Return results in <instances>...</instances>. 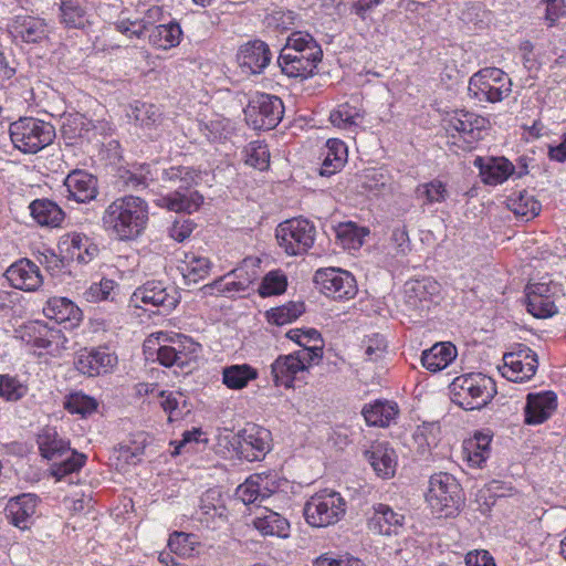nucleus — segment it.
<instances>
[{
  "instance_id": "nucleus-21",
  "label": "nucleus",
  "mask_w": 566,
  "mask_h": 566,
  "mask_svg": "<svg viewBox=\"0 0 566 566\" xmlns=\"http://www.w3.org/2000/svg\"><path fill=\"white\" fill-rule=\"evenodd\" d=\"M557 408V396L553 391L530 392L524 407V421L535 426L551 418Z\"/></svg>"
},
{
  "instance_id": "nucleus-38",
  "label": "nucleus",
  "mask_w": 566,
  "mask_h": 566,
  "mask_svg": "<svg viewBox=\"0 0 566 566\" xmlns=\"http://www.w3.org/2000/svg\"><path fill=\"white\" fill-rule=\"evenodd\" d=\"M365 420L370 426L387 427L398 415V406L392 401L377 400L363 409Z\"/></svg>"
},
{
  "instance_id": "nucleus-2",
  "label": "nucleus",
  "mask_w": 566,
  "mask_h": 566,
  "mask_svg": "<svg viewBox=\"0 0 566 566\" xmlns=\"http://www.w3.org/2000/svg\"><path fill=\"white\" fill-rule=\"evenodd\" d=\"M323 57V51L316 40L306 32H293L277 57L279 66L289 77L307 78L312 76Z\"/></svg>"
},
{
  "instance_id": "nucleus-54",
  "label": "nucleus",
  "mask_w": 566,
  "mask_h": 566,
  "mask_svg": "<svg viewBox=\"0 0 566 566\" xmlns=\"http://www.w3.org/2000/svg\"><path fill=\"white\" fill-rule=\"evenodd\" d=\"M27 394V388L22 386L15 378L8 375H0V397L17 401Z\"/></svg>"
},
{
  "instance_id": "nucleus-30",
  "label": "nucleus",
  "mask_w": 566,
  "mask_h": 566,
  "mask_svg": "<svg viewBox=\"0 0 566 566\" xmlns=\"http://www.w3.org/2000/svg\"><path fill=\"white\" fill-rule=\"evenodd\" d=\"M45 316L56 323L70 322L72 325L82 319V311L66 297H52L43 308Z\"/></svg>"
},
{
  "instance_id": "nucleus-16",
  "label": "nucleus",
  "mask_w": 566,
  "mask_h": 566,
  "mask_svg": "<svg viewBox=\"0 0 566 566\" xmlns=\"http://www.w3.org/2000/svg\"><path fill=\"white\" fill-rule=\"evenodd\" d=\"M489 126V119L468 111H457L448 119V130H454L471 148L472 144L482 138V132Z\"/></svg>"
},
{
  "instance_id": "nucleus-43",
  "label": "nucleus",
  "mask_w": 566,
  "mask_h": 566,
  "mask_svg": "<svg viewBox=\"0 0 566 566\" xmlns=\"http://www.w3.org/2000/svg\"><path fill=\"white\" fill-rule=\"evenodd\" d=\"M179 270L187 285L196 284L209 274L210 261L207 258L192 255L184 262Z\"/></svg>"
},
{
  "instance_id": "nucleus-49",
  "label": "nucleus",
  "mask_w": 566,
  "mask_h": 566,
  "mask_svg": "<svg viewBox=\"0 0 566 566\" xmlns=\"http://www.w3.org/2000/svg\"><path fill=\"white\" fill-rule=\"evenodd\" d=\"M97 401L82 392H74L66 397L64 408L71 413H77L86 417L97 409Z\"/></svg>"
},
{
  "instance_id": "nucleus-8",
  "label": "nucleus",
  "mask_w": 566,
  "mask_h": 566,
  "mask_svg": "<svg viewBox=\"0 0 566 566\" xmlns=\"http://www.w3.org/2000/svg\"><path fill=\"white\" fill-rule=\"evenodd\" d=\"M468 91L479 102L497 103L511 94L512 81L501 69L485 67L470 77Z\"/></svg>"
},
{
  "instance_id": "nucleus-37",
  "label": "nucleus",
  "mask_w": 566,
  "mask_h": 566,
  "mask_svg": "<svg viewBox=\"0 0 566 566\" xmlns=\"http://www.w3.org/2000/svg\"><path fill=\"white\" fill-rule=\"evenodd\" d=\"M258 376V370L249 364L230 365L222 369V382L232 390L245 388Z\"/></svg>"
},
{
  "instance_id": "nucleus-36",
  "label": "nucleus",
  "mask_w": 566,
  "mask_h": 566,
  "mask_svg": "<svg viewBox=\"0 0 566 566\" xmlns=\"http://www.w3.org/2000/svg\"><path fill=\"white\" fill-rule=\"evenodd\" d=\"M148 31L149 43L155 48L163 50H169L177 46L180 43L182 35L181 28L176 22L155 25Z\"/></svg>"
},
{
  "instance_id": "nucleus-29",
  "label": "nucleus",
  "mask_w": 566,
  "mask_h": 566,
  "mask_svg": "<svg viewBox=\"0 0 566 566\" xmlns=\"http://www.w3.org/2000/svg\"><path fill=\"white\" fill-rule=\"evenodd\" d=\"M298 373H303V365L294 354L281 355L271 365V374L276 386L292 387Z\"/></svg>"
},
{
  "instance_id": "nucleus-18",
  "label": "nucleus",
  "mask_w": 566,
  "mask_h": 566,
  "mask_svg": "<svg viewBox=\"0 0 566 566\" xmlns=\"http://www.w3.org/2000/svg\"><path fill=\"white\" fill-rule=\"evenodd\" d=\"M272 52L269 45L254 40L242 45L237 54V61L247 74H260L270 64Z\"/></svg>"
},
{
  "instance_id": "nucleus-20",
  "label": "nucleus",
  "mask_w": 566,
  "mask_h": 566,
  "mask_svg": "<svg viewBox=\"0 0 566 566\" xmlns=\"http://www.w3.org/2000/svg\"><path fill=\"white\" fill-rule=\"evenodd\" d=\"M406 517L394 511L389 505L379 503L374 506L373 515L368 518V528L374 534L398 535L405 528Z\"/></svg>"
},
{
  "instance_id": "nucleus-51",
  "label": "nucleus",
  "mask_w": 566,
  "mask_h": 566,
  "mask_svg": "<svg viewBox=\"0 0 566 566\" xmlns=\"http://www.w3.org/2000/svg\"><path fill=\"white\" fill-rule=\"evenodd\" d=\"M114 28L128 39H142L148 31V23L143 19L130 20L120 17L114 22Z\"/></svg>"
},
{
  "instance_id": "nucleus-3",
  "label": "nucleus",
  "mask_w": 566,
  "mask_h": 566,
  "mask_svg": "<svg viewBox=\"0 0 566 566\" xmlns=\"http://www.w3.org/2000/svg\"><path fill=\"white\" fill-rule=\"evenodd\" d=\"M41 455L52 461L51 472L57 480L78 471L86 457L71 449L70 441L62 438L55 428L45 427L38 434Z\"/></svg>"
},
{
  "instance_id": "nucleus-7",
  "label": "nucleus",
  "mask_w": 566,
  "mask_h": 566,
  "mask_svg": "<svg viewBox=\"0 0 566 566\" xmlns=\"http://www.w3.org/2000/svg\"><path fill=\"white\" fill-rule=\"evenodd\" d=\"M427 501L440 517H450L459 512L463 504L462 489L449 473L433 474L429 482Z\"/></svg>"
},
{
  "instance_id": "nucleus-53",
  "label": "nucleus",
  "mask_w": 566,
  "mask_h": 566,
  "mask_svg": "<svg viewBox=\"0 0 566 566\" xmlns=\"http://www.w3.org/2000/svg\"><path fill=\"white\" fill-rule=\"evenodd\" d=\"M160 406L165 412L168 413V420L170 422L182 418V409L180 408L179 398H182L180 392L172 391H160Z\"/></svg>"
},
{
  "instance_id": "nucleus-10",
  "label": "nucleus",
  "mask_w": 566,
  "mask_h": 566,
  "mask_svg": "<svg viewBox=\"0 0 566 566\" xmlns=\"http://www.w3.org/2000/svg\"><path fill=\"white\" fill-rule=\"evenodd\" d=\"M275 235L280 247L287 254L300 255L313 247L316 229L310 220L294 218L280 223Z\"/></svg>"
},
{
  "instance_id": "nucleus-63",
  "label": "nucleus",
  "mask_w": 566,
  "mask_h": 566,
  "mask_svg": "<svg viewBox=\"0 0 566 566\" xmlns=\"http://www.w3.org/2000/svg\"><path fill=\"white\" fill-rule=\"evenodd\" d=\"M193 227H195L193 222L189 219H186L182 221L177 220L171 226V228L169 230V234L174 240H176L178 242H182L187 238H189V235L191 234V232L193 230Z\"/></svg>"
},
{
  "instance_id": "nucleus-60",
  "label": "nucleus",
  "mask_w": 566,
  "mask_h": 566,
  "mask_svg": "<svg viewBox=\"0 0 566 566\" xmlns=\"http://www.w3.org/2000/svg\"><path fill=\"white\" fill-rule=\"evenodd\" d=\"M387 349V343L384 336L375 334L367 340L365 354L369 360H378L384 356Z\"/></svg>"
},
{
  "instance_id": "nucleus-22",
  "label": "nucleus",
  "mask_w": 566,
  "mask_h": 566,
  "mask_svg": "<svg viewBox=\"0 0 566 566\" xmlns=\"http://www.w3.org/2000/svg\"><path fill=\"white\" fill-rule=\"evenodd\" d=\"M129 116L148 138L156 140L160 137L164 114L157 105L136 102Z\"/></svg>"
},
{
  "instance_id": "nucleus-28",
  "label": "nucleus",
  "mask_w": 566,
  "mask_h": 566,
  "mask_svg": "<svg viewBox=\"0 0 566 566\" xmlns=\"http://www.w3.org/2000/svg\"><path fill=\"white\" fill-rule=\"evenodd\" d=\"M253 526L263 536H276L286 538L290 535V522L287 518L264 507L253 520Z\"/></svg>"
},
{
  "instance_id": "nucleus-41",
  "label": "nucleus",
  "mask_w": 566,
  "mask_h": 566,
  "mask_svg": "<svg viewBox=\"0 0 566 566\" xmlns=\"http://www.w3.org/2000/svg\"><path fill=\"white\" fill-rule=\"evenodd\" d=\"M265 480L266 478H262L260 474L250 476L237 489V495L245 504L254 503L259 500L262 502L272 492L270 489L263 485Z\"/></svg>"
},
{
  "instance_id": "nucleus-1",
  "label": "nucleus",
  "mask_w": 566,
  "mask_h": 566,
  "mask_svg": "<svg viewBox=\"0 0 566 566\" xmlns=\"http://www.w3.org/2000/svg\"><path fill=\"white\" fill-rule=\"evenodd\" d=\"M147 222V202L132 195L115 199L102 216L104 229L120 241L138 238L146 229Z\"/></svg>"
},
{
  "instance_id": "nucleus-39",
  "label": "nucleus",
  "mask_w": 566,
  "mask_h": 566,
  "mask_svg": "<svg viewBox=\"0 0 566 566\" xmlns=\"http://www.w3.org/2000/svg\"><path fill=\"white\" fill-rule=\"evenodd\" d=\"M438 290L437 282L430 279L409 281L405 284L406 302L411 308H418L423 301Z\"/></svg>"
},
{
  "instance_id": "nucleus-27",
  "label": "nucleus",
  "mask_w": 566,
  "mask_h": 566,
  "mask_svg": "<svg viewBox=\"0 0 566 566\" xmlns=\"http://www.w3.org/2000/svg\"><path fill=\"white\" fill-rule=\"evenodd\" d=\"M474 164L480 168L482 180L488 185L504 182L515 170L514 165L504 157H492L486 160L478 157Z\"/></svg>"
},
{
  "instance_id": "nucleus-11",
  "label": "nucleus",
  "mask_w": 566,
  "mask_h": 566,
  "mask_svg": "<svg viewBox=\"0 0 566 566\" xmlns=\"http://www.w3.org/2000/svg\"><path fill=\"white\" fill-rule=\"evenodd\" d=\"M247 123L256 130L273 129L282 119L284 106L277 96L258 94L244 109Z\"/></svg>"
},
{
  "instance_id": "nucleus-61",
  "label": "nucleus",
  "mask_w": 566,
  "mask_h": 566,
  "mask_svg": "<svg viewBox=\"0 0 566 566\" xmlns=\"http://www.w3.org/2000/svg\"><path fill=\"white\" fill-rule=\"evenodd\" d=\"M422 549L417 545L413 538L406 539L403 546L396 549V556L406 564H412L417 560Z\"/></svg>"
},
{
  "instance_id": "nucleus-15",
  "label": "nucleus",
  "mask_w": 566,
  "mask_h": 566,
  "mask_svg": "<svg viewBox=\"0 0 566 566\" xmlns=\"http://www.w3.org/2000/svg\"><path fill=\"white\" fill-rule=\"evenodd\" d=\"M130 302L136 307L149 305L169 312L177 305L178 298L175 290H169L161 281H148L134 291Z\"/></svg>"
},
{
  "instance_id": "nucleus-34",
  "label": "nucleus",
  "mask_w": 566,
  "mask_h": 566,
  "mask_svg": "<svg viewBox=\"0 0 566 566\" xmlns=\"http://www.w3.org/2000/svg\"><path fill=\"white\" fill-rule=\"evenodd\" d=\"M258 263L259 260L256 259H244L238 268L233 269L226 275L227 279L233 277L232 281L227 283V290L241 292L247 291L249 286L258 279Z\"/></svg>"
},
{
  "instance_id": "nucleus-9",
  "label": "nucleus",
  "mask_w": 566,
  "mask_h": 566,
  "mask_svg": "<svg viewBox=\"0 0 566 566\" xmlns=\"http://www.w3.org/2000/svg\"><path fill=\"white\" fill-rule=\"evenodd\" d=\"M346 512V502L338 492L324 490L315 493L304 505L306 522L314 527L337 523Z\"/></svg>"
},
{
  "instance_id": "nucleus-4",
  "label": "nucleus",
  "mask_w": 566,
  "mask_h": 566,
  "mask_svg": "<svg viewBox=\"0 0 566 566\" xmlns=\"http://www.w3.org/2000/svg\"><path fill=\"white\" fill-rule=\"evenodd\" d=\"M163 180L176 190L160 199V205L175 212L191 213L199 209L203 197L190 188L196 182V175L188 167H170L163 172Z\"/></svg>"
},
{
  "instance_id": "nucleus-57",
  "label": "nucleus",
  "mask_w": 566,
  "mask_h": 566,
  "mask_svg": "<svg viewBox=\"0 0 566 566\" xmlns=\"http://www.w3.org/2000/svg\"><path fill=\"white\" fill-rule=\"evenodd\" d=\"M38 334L34 336L33 344L39 348L48 349L53 344H56L61 338V331L54 327H48L45 324L38 323Z\"/></svg>"
},
{
  "instance_id": "nucleus-19",
  "label": "nucleus",
  "mask_w": 566,
  "mask_h": 566,
  "mask_svg": "<svg viewBox=\"0 0 566 566\" xmlns=\"http://www.w3.org/2000/svg\"><path fill=\"white\" fill-rule=\"evenodd\" d=\"M117 364L115 354L106 348L81 350L75 360V368L83 375L95 377L108 373Z\"/></svg>"
},
{
  "instance_id": "nucleus-12",
  "label": "nucleus",
  "mask_w": 566,
  "mask_h": 566,
  "mask_svg": "<svg viewBox=\"0 0 566 566\" xmlns=\"http://www.w3.org/2000/svg\"><path fill=\"white\" fill-rule=\"evenodd\" d=\"M313 281L321 293L334 300H349L357 293L355 277L339 268L318 269Z\"/></svg>"
},
{
  "instance_id": "nucleus-44",
  "label": "nucleus",
  "mask_w": 566,
  "mask_h": 566,
  "mask_svg": "<svg viewBox=\"0 0 566 566\" xmlns=\"http://www.w3.org/2000/svg\"><path fill=\"white\" fill-rule=\"evenodd\" d=\"M527 311L537 318L553 316L557 312L554 298L545 297L543 294L526 291Z\"/></svg>"
},
{
  "instance_id": "nucleus-50",
  "label": "nucleus",
  "mask_w": 566,
  "mask_h": 566,
  "mask_svg": "<svg viewBox=\"0 0 566 566\" xmlns=\"http://www.w3.org/2000/svg\"><path fill=\"white\" fill-rule=\"evenodd\" d=\"M361 118L359 111L348 103L339 105L329 115L331 123L338 128H350L357 126V120Z\"/></svg>"
},
{
  "instance_id": "nucleus-33",
  "label": "nucleus",
  "mask_w": 566,
  "mask_h": 566,
  "mask_svg": "<svg viewBox=\"0 0 566 566\" xmlns=\"http://www.w3.org/2000/svg\"><path fill=\"white\" fill-rule=\"evenodd\" d=\"M347 160V147L339 139H328L319 175L329 177L339 171Z\"/></svg>"
},
{
  "instance_id": "nucleus-52",
  "label": "nucleus",
  "mask_w": 566,
  "mask_h": 566,
  "mask_svg": "<svg viewBox=\"0 0 566 566\" xmlns=\"http://www.w3.org/2000/svg\"><path fill=\"white\" fill-rule=\"evenodd\" d=\"M195 537L190 534L176 532L168 539L169 549L178 556H190L195 551Z\"/></svg>"
},
{
  "instance_id": "nucleus-40",
  "label": "nucleus",
  "mask_w": 566,
  "mask_h": 566,
  "mask_svg": "<svg viewBox=\"0 0 566 566\" xmlns=\"http://www.w3.org/2000/svg\"><path fill=\"white\" fill-rule=\"evenodd\" d=\"M507 207L514 214L527 220L536 217L541 211V203L525 190L511 195Z\"/></svg>"
},
{
  "instance_id": "nucleus-23",
  "label": "nucleus",
  "mask_w": 566,
  "mask_h": 566,
  "mask_svg": "<svg viewBox=\"0 0 566 566\" xmlns=\"http://www.w3.org/2000/svg\"><path fill=\"white\" fill-rule=\"evenodd\" d=\"M11 28L13 36L24 43H40L49 35L44 19L28 14L15 15Z\"/></svg>"
},
{
  "instance_id": "nucleus-45",
  "label": "nucleus",
  "mask_w": 566,
  "mask_h": 566,
  "mask_svg": "<svg viewBox=\"0 0 566 566\" xmlns=\"http://www.w3.org/2000/svg\"><path fill=\"white\" fill-rule=\"evenodd\" d=\"M416 193L418 197L424 198V205L441 203L449 197L447 185L439 179L419 185Z\"/></svg>"
},
{
  "instance_id": "nucleus-24",
  "label": "nucleus",
  "mask_w": 566,
  "mask_h": 566,
  "mask_svg": "<svg viewBox=\"0 0 566 566\" xmlns=\"http://www.w3.org/2000/svg\"><path fill=\"white\" fill-rule=\"evenodd\" d=\"M67 198L77 202H88L97 195V179L84 171L73 170L64 180Z\"/></svg>"
},
{
  "instance_id": "nucleus-17",
  "label": "nucleus",
  "mask_w": 566,
  "mask_h": 566,
  "mask_svg": "<svg viewBox=\"0 0 566 566\" xmlns=\"http://www.w3.org/2000/svg\"><path fill=\"white\" fill-rule=\"evenodd\" d=\"M4 276L11 286L27 292L36 291L43 283L39 266L29 259L15 261L7 269Z\"/></svg>"
},
{
  "instance_id": "nucleus-48",
  "label": "nucleus",
  "mask_w": 566,
  "mask_h": 566,
  "mask_svg": "<svg viewBox=\"0 0 566 566\" xmlns=\"http://www.w3.org/2000/svg\"><path fill=\"white\" fill-rule=\"evenodd\" d=\"M245 164L259 170H264L270 164L268 145L260 140L251 142L244 149Z\"/></svg>"
},
{
  "instance_id": "nucleus-5",
  "label": "nucleus",
  "mask_w": 566,
  "mask_h": 566,
  "mask_svg": "<svg viewBox=\"0 0 566 566\" xmlns=\"http://www.w3.org/2000/svg\"><path fill=\"white\" fill-rule=\"evenodd\" d=\"M496 394L495 384L482 374L457 377L451 384V400L464 410H479Z\"/></svg>"
},
{
  "instance_id": "nucleus-35",
  "label": "nucleus",
  "mask_w": 566,
  "mask_h": 566,
  "mask_svg": "<svg viewBox=\"0 0 566 566\" xmlns=\"http://www.w3.org/2000/svg\"><path fill=\"white\" fill-rule=\"evenodd\" d=\"M29 208L31 216L40 226L59 227L64 219L62 209L49 199H36Z\"/></svg>"
},
{
  "instance_id": "nucleus-26",
  "label": "nucleus",
  "mask_w": 566,
  "mask_h": 566,
  "mask_svg": "<svg viewBox=\"0 0 566 566\" xmlns=\"http://www.w3.org/2000/svg\"><path fill=\"white\" fill-rule=\"evenodd\" d=\"M35 495L29 493L21 494L9 500L4 514L14 526L23 530L28 527V522L35 513Z\"/></svg>"
},
{
  "instance_id": "nucleus-14",
  "label": "nucleus",
  "mask_w": 566,
  "mask_h": 566,
  "mask_svg": "<svg viewBox=\"0 0 566 566\" xmlns=\"http://www.w3.org/2000/svg\"><path fill=\"white\" fill-rule=\"evenodd\" d=\"M502 375L510 381L531 379L538 367L537 355L530 347L520 345L518 349L504 355Z\"/></svg>"
},
{
  "instance_id": "nucleus-42",
  "label": "nucleus",
  "mask_w": 566,
  "mask_h": 566,
  "mask_svg": "<svg viewBox=\"0 0 566 566\" xmlns=\"http://www.w3.org/2000/svg\"><path fill=\"white\" fill-rule=\"evenodd\" d=\"M172 338L176 346L177 367L185 368L195 363L201 352V345L185 335H176Z\"/></svg>"
},
{
  "instance_id": "nucleus-56",
  "label": "nucleus",
  "mask_w": 566,
  "mask_h": 566,
  "mask_svg": "<svg viewBox=\"0 0 566 566\" xmlns=\"http://www.w3.org/2000/svg\"><path fill=\"white\" fill-rule=\"evenodd\" d=\"M38 334L34 336L33 344L39 348L48 349L53 344H56L61 338V331L54 327H48L45 324L38 323Z\"/></svg>"
},
{
  "instance_id": "nucleus-25",
  "label": "nucleus",
  "mask_w": 566,
  "mask_h": 566,
  "mask_svg": "<svg viewBox=\"0 0 566 566\" xmlns=\"http://www.w3.org/2000/svg\"><path fill=\"white\" fill-rule=\"evenodd\" d=\"M365 457L378 476L389 479L395 475L397 455L387 442L373 443L370 449L365 451Z\"/></svg>"
},
{
  "instance_id": "nucleus-31",
  "label": "nucleus",
  "mask_w": 566,
  "mask_h": 566,
  "mask_svg": "<svg viewBox=\"0 0 566 566\" xmlns=\"http://www.w3.org/2000/svg\"><path fill=\"white\" fill-rule=\"evenodd\" d=\"M457 357V348L451 343H437L422 353V366L432 371H439L450 365Z\"/></svg>"
},
{
  "instance_id": "nucleus-46",
  "label": "nucleus",
  "mask_w": 566,
  "mask_h": 566,
  "mask_svg": "<svg viewBox=\"0 0 566 566\" xmlns=\"http://www.w3.org/2000/svg\"><path fill=\"white\" fill-rule=\"evenodd\" d=\"M304 303L290 302L286 305L273 308L268 312V319L270 323L281 326L295 321L304 313Z\"/></svg>"
},
{
  "instance_id": "nucleus-6",
  "label": "nucleus",
  "mask_w": 566,
  "mask_h": 566,
  "mask_svg": "<svg viewBox=\"0 0 566 566\" xmlns=\"http://www.w3.org/2000/svg\"><path fill=\"white\" fill-rule=\"evenodd\" d=\"M9 133L13 146L24 154H35L55 138L53 125L33 117H22L11 123Z\"/></svg>"
},
{
  "instance_id": "nucleus-64",
  "label": "nucleus",
  "mask_w": 566,
  "mask_h": 566,
  "mask_svg": "<svg viewBox=\"0 0 566 566\" xmlns=\"http://www.w3.org/2000/svg\"><path fill=\"white\" fill-rule=\"evenodd\" d=\"M467 566H496L493 557L486 551H472L465 555Z\"/></svg>"
},
{
  "instance_id": "nucleus-32",
  "label": "nucleus",
  "mask_w": 566,
  "mask_h": 566,
  "mask_svg": "<svg viewBox=\"0 0 566 566\" xmlns=\"http://www.w3.org/2000/svg\"><path fill=\"white\" fill-rule=\"evenodd\" d=\"M60 22L66 29L84 30L91 24L86 8L80 0H62Z\"/></svg>"
},
{
  "instance_id": "nucleus-62",
  "label": "nucleus",
  "mask_w": 566,
  "mask_h": 566,
  "mask_svg": "<svg viewBox=\"0 0 566 566\" xmlns=\"http://www.w3.org/2000/svg\"><path fill=\"white\" fill-rule=\"evenodd\" d=\"M293 354L302 360L303 371H305L312 364L317 363L323 357V346L302 348Z\"/></svg>"
},
{
  "instance_id": "nucleus-47",
  "label": "nucleus",
  "mask_w": 566,
  "mask_h": 566,
  "mask_svg": "<svg viewBox=\"0 0 566 566\" xmlns=\"http://www.w3.org/2000/svg\"><path fill=\"white\" fill-rule=\"evenodd\" d=\"M287 286L286 275L280 271H270L259 285L258 292L262 297L280 295L285 292Z\"/></svg>"
},
{
  "instance_id": "nucleus-55",
  "label": "nucleus",
  "mask_w": 566,
  "mask_h": 566,
  "mask_svg": "<svg viewBox=\"0 0 566 566\" xmlns=\"http://www.w3.org/2000/svg\"><path fill=\"white\" fill-rule=\"evenodd\" d=\"M389 245L394 251V255H406L410 252V239L405 224H400L392 229Z\"/></svg>"
},
{
  "instance_id": "nucleus-58",
  "label": "nucleus",
  "mask_w": 566,
  "mask_h": 566,
  "mask_svg": "<svg viewBox=\"0 0 566 566\" xmlns=\"http://www.w3.org/2000/svg\"><path fill=\"white\" fill-rule=\"evenodd\" d=\"M38 334L34 336L33 344L39 348L48 349L53 344H56L61 338V331L54 327H48L45 324L38 323Z\"/></svg>"
},
{
  "instance_id": "nucleus-59",
  "label": "nucleus",
  "mask_w": 566,
  "mask_h": 566,
  "mask_svg": "<svg viewBox=\"0 0 566 566\" xmlns=\"http://www.w3.org/2000/svg\"><path fill=\"white\" fill-rule=\"evenodd\" d=\"M116 283L111 279H103L99 283L92 284L86 291V300L91 302L107 300Z\"/></svg>"
},
{
  "instance_id": "nucleus-13",
  "label": "nucleus",
  "mask_w": 566,
  "mask_h": 566,
  "mask_svg": "<svg viewBox=\"0 0 566 566\" xmlns=\"http://www.w3.org/2000/svg\"><path fill=\"white\" fill-rule=\"evenodd\" d=\"M238 439L240 454L250 462L264 459L271 450L272 433L261 426L248 423Z\"/></svg>"
}]
</instances>
